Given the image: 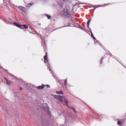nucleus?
Masks as SVG:
<instances>
[{
  "mask_svg": "<svg viewBox=\"0 0 126 126\" xmlns=\"http://www.w3.org/2000/svg\"><path fill=\"white\" fill-rule=\"evenodd\" d=\"M54 98L56 99H60V98L61 96L60 95H55L54 96Z\"/></svg>",
  "mask_w": 126,
  "mask_h": 126,
  "instance_id": "obj_10",
  "label": "nucleus"
},
{
  "mask_svg": "<svg viewBox=\"0 0 126 126\" xmlns=\"http://www.w3.org/2000/svg\"><path fill=\"white\" fill-rule=\"evenodd\" d=\"M60 100L61 101V103L64 105L67 106L68 102L66 97L61 96Z\"/></svg>",
  "mask_w": 126,
  "mask_h": 126,
  "instance_id": "obj_1",
  "label": "nucleus"
},
{
  "mask_svg": "<svg viewBox=\"0 0 126 126\" xmlns=\"http://www.w3.org/2000/svg\"><path fill=\"white\" fill-rule=\"evenodd\" d=\"M6 81H7V82H6V83L7 84H10L9 82L7 80H6Z\"/></svg>",
  "mask_w": 126,
  "mask_h": 126,
  "instance_id": "obj_26",
  "label": "nucleus"
},
{
  "mask_svg": "<svg viewBox=\"0 0 126 126\" xmlns=\"http://www.w3.org/2000/svg\"><path fill=\"white\" fill-rule=\"evenodd\" d=\"M65 0H59V1L61 2H62L63 1Z\"/></svg>",
  "mask_w": 126,
  "mask_h": 126,
  "instance_id": "obj_22",
  "label": "nucleus"
},
{
  "mask_svg": "<svg viewBox=\"0 0 126 126\" xmlns=\"http://www.w3.org/2000/svg\"><path fill=\"white\" fill-rule=\"evenodd\" d=\"M91 37H94V36L93 34L92 33V32L91 31Z\"/></svg>",
  "mask_w": 126,
  "mask_h": 126,
  "instance_id": "obj_20",
  "label": "nucleus"
},
{
  "mask_svg": "<svg viewBox=\"0 0 126 126\" xmlns=\"http://www.w3.org/2000/svg\"><path fill=\"white\" fill-rule=\"evenodd\" d=\"M4 20V22H6L5 20Z\"/></svg>",
  "mask_w": 126,
  "mask_h": 126,
  "instance_id": "obj_31",
  "label": "nucleus"
},
{
  "mask_svg": "<svg viewBox=\"0 0 126 126\" xmlns=\"http://www.w3.org/2000/svg\"><path fill=\"white\" fill-rule=\"evenodd\" d=\"M14 24L18 27H19L20 26V25L17 24V23L16 22L14 23Z\"/></svg>",
  "mask_w": 126,
  "mask_h": 126,
  "instance_id": "obj_16",
  "label": "nucleus"
},
{
  "mask_svg": "<svg viewBox=\"0 0 126 126\" xmlns=\"http://www.w3.org/2000/svg\"><path fill=\"white\" fill-rule=\"evenodd\" d=\"M23 27L27 29L28 28V26H27L26 24H24L23 25H20V26L19 27V28H20L22 27Z\"/></svg>",
  "mask_w": 126,
  "mask_h": 126,
  "instance_id": "obj_7",
  "label": "nucleus"
},
{
  "mask_svg": "<svg viewBox=\"0 0 126 126\" xmlns=\"http://www.w3.org/2000/svg\"><path fill=\"white\" fill-rule=\"evenodd\" d=\"M117 124L119 126H122L123 124L120 120L118 121Z\"/></svg>",
  "mask_w": 126,
  "mask_h": 126,
  "instance_id": "obj_9",
  "label": "nucleus"
},
{
  "mask_svg": "<svg viewBox=\"0 0 126 126\" xmlns=\"http://www.w3.org/2000/svg\"><path fill=\"white\" fill-rule=\"evenodd\" d=\"M96 9V8H94V11Z\"/></svg>",
  "mask_w": 126,
  "mask_h": 126,
  "instance_id": "obj_30",
  "label": "nucleus"
},
{
  "mask_svg": "<svg viewBox=\"0 0 126 126\" xmlns=\"http://www.w3.org/2000/svg\"><path fill=\"white\" fill-rule=\"evenodd\" d=\"M30 4H27V5H26V7H29L30 6Z\"/></svg>",
  "mask_w": 126,
  "mask_h": 126,
  "instance_id": "obj_25",
  "label": "nucleus"
},
{
  "mask_svg": "<svg viewBox=\"0 0 126 126\" xmlns=\"http://www.w3.org/2000/svg\"><path fill=\"white\" fill-rule=\"evenodd\" d=\"M49 71H51V69H49Z\"/></svg>",
  "mask_w": 126,
  "mask_h": 126,
  "instance_id": "obj_32",
  "label": "nucleus"
},
{
  "mask_svg": "<svg viewBox=\"0 0 126 126\" xmlns=\"http://www.w3.org/2000/svg\"><path fill=\"white\" fill-rule=\"evenodd\" d=\"M67 79H66L64 81V84L65 85H67Z\"/></svg>",
  "mask_w": 126,
  "mask_h": 126,
  "instance_id": "obj_14",
  "label": "nucleus"
},
{
  "mask_svg": "<svg viewBox=\"0 0 126 126\" xmlns=\"http://www.w3.org/2000/svg\"><path fill=\"white\" fill-rule=\"evenodd\" d=\"M79 28L80 29L83 30V28L81 26H79Z\"/></svg>",
  "mask_w": 126,
  "mask_h": 126,
  "instance_id": "obj_17",
  "label": "nucleus"
},
{
  "mask_svg": "<svg viewBox=\"0 0 126 126\" xmlns=\"http://www.w3.org/2000/svg\"><path fill=\"white\" fill-rule=\"evenodd\" d=\"M45 86L47 88H49L50 87V86L49 85H46Z\"/></svg>",
  "mask_w": 126,
  "mask_h": 126,
  "instance_id": "obj_18",
  "label": "nucleus"
},
{
  "mask_svg": "<svg viewBox=\"0 0 126 126\" xmlns=\"http://www.w3.org/2000/svg\"><path fill=\"white\" fill-rule=\"evenodd\" d=\"M46 54L44 57V61L45 63H47L48 62V59L47 58V53H46Z\"/></svg>",
  "mask_w": 126,
  "mask_h": 126,
  "instance_id": "obj_5",
  "label": "nucleus"
},
{
  "mask_svg": "<svg viewBox=\"0 0 126 126\" xmlns=\"http://www.w3.org/2000/svg\"><path fill=\"white\" fill-rule=\"evenodd\" d=\"M64 15L67 18H68L70 17V15L67 11H65L64 13Z\"/></svg>",
  "mask_w": 126,
  "mask_h": 126,
  "instance_id": "obj_4",
  "label": "nucleus"
},
{
  "mask_svg": "<svg viewBox=\"0 0 126 126\" xmlns=\"http://www.w3.org/2000/svg\"><path fill=\"white\" fill-rule=\"evenodd\" d=\"M50 73H51L52 75L54 77V74H53V73L52 72H51Z\"/></svg>",
  "mask_w": 126,
  "mask_h": 126,
  "instance_id": "obj_23",
  "label": "nucleus"
},
{
  "mask_svg": "<svg viewBox=\"0 0 126 126\" xmlns=\"http://www.w3.org/2000/svg\"><path fill=\"white\" fill-rule=\"evenodd\" d=\"M5 70L6 71H7L5 69Z\"/></svg>",
  "mask_w": 126,
  "mask_h": 126,
  "instance_id": "obj_35",
  "label": "nucleus"
},
{
  "mask_svg": "<svg viewBox=\"0 0 126 126\" xmlns=\"http://www.w3.org/2000/svg\"><path fill=\"white\" fill-rule=\"evenodd\" d=\"M20 90H22V88L21 87H20Z\"/></svg>",
  "mask_w": 126,
  "mask_h": 126,
  "instance_id": "obj_28",
  "label": "nucleus"
},
{
  "mask_svg": "<svg viewBox=\"0 0 126 126\" xmlns=\"http://www.w3.org/2000/svg\"><path fill=\"white\" fill-rule=\"evenodd\" d=\"M45 86V85L43 84L41 86H37V88L38 89H43L44 87Z\"/></svg>",
  "mask_w": 126,
  "mask_h": 126,
  "instance_id": "obj_6",
  "label": "nucleus"
},
{
  "mask_svg": "<svg viewBox=\"0 0 126 126\" xmlns=\"http://www.w3.org/2000/svg\"><path fill=\"white\" fill-rule=\"evenodd\" d=\"M41 125L42 126H47L48 123L47 121L42 120L41 121Z\"/></svg>",
  "mask_w": 126,
  "mask_h": 126,
  "instance_id": "obj_3",
  "label": "nucleus"
},
{
  "mask_svg": "<svg viewBox=\"0 0 126 126\" xmlns=\"http://www.w3.org/2000/svg\"><path fill=\"white\" fill-rule=\"evenodd\" d=\"M101 6L100 5H98V6L97 7H95V5L92 6V7H94V8H97L98 7H101Z\"/></svg>",
  "mask_w": 126,
  "mask_h": 126,
  "instance_id": "obj_13",
  "label": "nucleus"
},
{
  "mask_svg": "<svg viewBox=\"0 0 126 126\" xmlns=\"http://www.w3.org/2000/svg\"><path fill=\"white\" fill-rule=\"evenodd\" d=\"M89 23H87V26H88V28H89V29H90L89 27Z\"/></svg>",
  "mask_w": 126,
  "mask_h": 126,
  "instance_id": "obj_21",
  "label": "nucleus"
},
{
  "mask_svg": "<svg viewBox=\"0 0 126 126\" xmlns=\"http://www.w3.org/2000/svg\"><path fill=\"white\" fill-rule=\"evenodd\" d=\"M103 58H101V62L100 63H102V61H103Z\"/></svg>",
  "mask_w": 126,
  "mask_h": 126,
  "instance_id": "obj_19",
  "label": "nucleus"
},
{
  "mask_svg": "<svg viewBox=\"0 0 126 126\" xmlns=\"http://www.w3.org/2000/svg\"><path fill=\"white\" fill-rule=\"evenodd\" d=\"M42 108L44 110L46 111L47 113H49V111L48 110V106L47 104L45 103L42 104Z\"/></svg>",
  "mask_w": 126,
  "mask_h": 126,
  "instance_id": "obj_2",
  "label": "nucleus"
},
{
  "mask_svg": "<svg viewBox=\"0 0 126 126\" xmlns=\"http://www.w3.org/2000/svg\"><path fill=\"white\" fill-rule=\"evenodd\" d=\"M45 16L47 17L48 19H49L51 17V16L50 15L47 14H45Z\"/></svg>",
  "mask_w": 126,
  "mask_h": 126,
  "instance_id": "obj_12",
  "label": "nucleus"
},
{
  "mask_svg": "<svg viewBox=\"0 0 126 126\" xmlns=\"http://www.w3.org/2000/svg\"><path fill=\"white\" fill-rule=\"evenodd\" d=\"M71 109L72 110H73L74 111V112L75 113H76V110H75V109L74 108H73V107H71Z\"/></svg>",
  "mask_w": 126,
  "mask_h": 126,
  "instance_id": "obj_15",
  "label": "nucleus"
},
{
  "mask_svg": "<svg viewBox=\"0 0 126 126\" xmlns=\"http://www.w3.org/2000/svg\"><path fill=\"white\" fill-rule=\"evenodd\" d=\"M19 8L22 11L25 13V8L22 6H20L19 7Z\"/></svg>",
  "mask_w": 126,
  "mask_h": 126,
  "instance_id": "obj_8",
  "label": "nucleus"
},
{
  "mask_svg": "<svg viewBox=\"0 0 126 126\" xmlns=\"http://www.w3.org/2000/svg\"><path fill=\"white\" fill-rule=\"evenodd\" d=\"M90 20H91V18H90V19H89V20H88V21H87V22L88 23H90Z\"/></svg>",
  "mask_w": 126,
  "mask_h": 126,
  "instance_id": "obj_24",
  "label": "nucleus"
},
{
  "mask_svg": "<svg viewBox=\"0 0 126 126\" xmlns=\"http://www.w3.org/2000/svg\"><path fill=\"white\" fill-rule=\"evenodd\" d=\"M108 52H109V53L110 54H111L110 53V52H109V51H108Z\"/></svg>",
  "mask_w": 126,
  "mask_h": 126,
  "instance_id": "obj_33",
  "label": "nucleus"
},
{
  "mask_svg": "<svg viewBox=\"0 0 126 126\" xmlns=\"http://www.w3.org/2000/svg\"><path fill=\"white\" fill-rule=\"evenodd\" d=\"M56 93L57 94H63V91H62L61 90L59 91L56 92Z\"/></svg>",
  "mask_w": 126,
  "mask_h": 126,
  "instance_id": "obj_11",
  "label": "nucleus"
},
{
  "mask_svg": "<svg viewBox=\"0 0 126 126\" xmlns=\"http://www.w3.org/2000/svg\"><path fill=\"white\" fill-rule=\"evenodd\" d=\"M109 4H107L106 5H109Z\"/></svg>",
  "mask_w": 126,
  "mask_h": 126,
  "instance_id": "obj_34",
  "label": "nucleus"
},
{
  "mask_svg": "<svg viewBox=\"0 0 126 126\" xmlns=\"http://www.w3.org/2000/svg\"><path fill=\"white\" fill-rule=\"evenodd\" d=\"M93 38L94 39V40H95L96 39L94 37H93Z\"/></svg>",
  "mask_w": 126,
  "mask_h": 126,
  "instance_id": "obj_29",
  "label": "nucleus"
},
{
  "mask_svg": "<svg viewBox=\"0 0 126 126\" xmlns=\"http://www.w3.org/2000/svg\"><path fill=\"white\" fill-rule=\"evenodd\" d=\"M30 5H32L33 4V3H29Z\"/></svg>",
  "mask_w": 126,
  "mask_h": 126,
  "instance_id": "obj_27",
  "label": "nucleus"
}]
</instances>
